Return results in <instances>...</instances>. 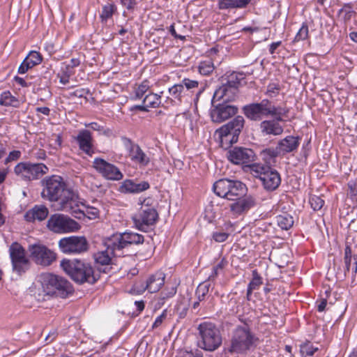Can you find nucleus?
<instances>
[{
	"label": "nucleus",
	"mask_w": 357,
	"mask_h": 357,
	"mask_svg": "<svg viewBox=\"0 0 357 357\" xmlns=\"http://www.w3.org/2000/svg\"><path fill=\"white\" fill-rule=\"evenodd\" d=\"M43 189L42 197L50 202H56L59 210L80 218L82 213L79 208V197L68 188L63 178L58 175L47 176L42 181Z\"/></svg>",
	"instance_id": "obj_1"
},
{
	"label": "nucleus",
	"mask_w": 357,
	"mask_h": 357,
	"mask_svg": "<svg viewBox=\"0 0 357 357\" xmlns=\"http://www.w3.org/2000/svg\"><path fill=\"white\" fill-rule=\"evenodd\" d=\"M242 111L249 120L261 121L270 116H277L278 120H282V117L287 116L289 109L285 106L276 105L273 101L264 98L260 102L244 105Z\"/></svg>",
	"instance_id": "obj_2"
},
{
	"label": "nucleus",
	"mask_w": 357,
	"mask_h": 357,
	"mask_svg": "<svg viewBox=\"0 0 357 357\" xmlns=\"http://www.w3.org/2000/svg\"><path fill=\"white\" fill-rule=\"evenodd\" d=\"M63 271L77 284H94L100 278L93 266L79 259H63L61 261Z\"/></svg>",
	"instance_id": "obj_3"
},
{
	"label": "nucleus",
	"mask_w": 357,
	"mask_h": 357,
	"mask_svg": "<svg viewBox=\"0 0 357 357\" xmlns=\"http://www.w3.org/2000/svg\"><path fill=\"white\" fill-rule=\"evenodd\" d=\"M144 241L142 235L132 231L117 233L112 235L105 242L108 249H111L114 257L132 255L130 247L132 245L142 244Z\"/></svg>",
	"instance_id": "obj_4"
},
{
	"label": "nucleus",
	"mask_w": 357,
	"mask_h": 357,
	"mask_svg": "<svg viewBox=\"0 0 357 357\" xmlns=\"http://www.w3.org/2000/svg\"><path fill=\"white\" fill-rule=\"evenodd\" d=\"M40 280L46 295L66 298L74 293L72 284L66 278L50 273H42Z\"/></svg>",
	"instance_id": "obj_5"
},
{
	"label": "nucleus",
	"mask_w": 357,
	"mask_h": 357,
	"mask_svg": "<svg viewBox=\"0 0 357 357\" xmlns=\"http://www.w3.org/2000/svg\"><path fill=\"white\" fill-rule=\"evenodd\" d=\"M245 172L257 179L264 189L268 192L275 190L281 183L280 173L268 165L259 162L247 165Z\"/></svg>",
	"instance_id": "obj_6"
},
{
	"label": "nucleus",
	"mask_w": 357,
	"mask_h": 357,
	"mask_svg": "<svg viewBox=\"0 0 357 357\" xmlns=\"http://www.w3.org/2000/svg\"><path fill=\"white\" fill-rule=\"evenodd\" d=\"M257 340L251 332L249 326H238L232 332L230 347L228 351L230 354H244L249 351Z\"/></svg>",
	"instance_id": "obj_7"
},
{
	"label": "nucleus",
	"mask_w": 357,
	"mask_h": 357,
	"mask_svg": "<svg viewBox=\"0 0 357 357\" xmlns=\"http://www.w3.org/2000/svg\"><path fill=\"white\" fill-rule=\"evenodd\" d=\"M213 190L216 195L228 200H236L242 197L248 191L246 185L241 181L227 178L215 181L213 185Z\"/></svg>",
	"instance_id": "obj_8"
},
{
	"label": "nucleus",
	"mask_w": 357,
	"mask_h": 357,
	"mask_svg": "<svg viewBox=\"0 0 357 357\" xmlns=\"http://www.w3.org/2000/svg\"><path fill=\"white\" fill-rule=\"evenodd\" d=\"M199 340V347L208 351L216 350L222 344V335L215 324L203 322L198 326Z\"/></svg>",
	"instance_id": "obj_9"
},
{
	"label": "nucleus",
	"mask_w": 357,
	"mask_h": 357,
	"mask_svg": "<svg viewBox=\"0 0 357 357\" xmlns=\"http://www.w3.org/2000/svg\"><path fill=\"white\" fill-rule=\"evenodd\" d=\"M14 172L22 180L30 181L47 174L48 168L43 163L21 162L15 167Z\"/></svg>",
	"instance_id": "obj_10"
},
{
	"label": "nucleus",
	"mask_w": 357,
	"mask_h": 357,
	"mask_svg": "<svg viewBox=\"0 0 357 357\" xmlns=\"http://www.w3.org/2000/svg\"><path fill=\"white\" fill-rule=\"evenodd\" d=\"M47 228L54 233L63 234L75 231L79 229V224L74 220L63 214H54L47 223Z\"/></svg>",
	"instance_id": "obj_11"
},
{
	"label": "nucleus",
	"mask_w": 357,
	"mask_h": 357,
	"mask_svg": "<svg viewBox=\"0 0 357 357\" xmlns=\"http://www.w3.org/2000/svg\"><path fill=\"white\" fill-rule=\"evenodd\" d=\"M59 248L63 253L79 255L88 250L89 244L84 236H71L60 239Z\"/></svg>",
	"instance_id": "obj_12"
},
{
	"label": "nucleus",
	"mask_w": 357,
	"mask_h": 357,
	"mask_svg": "<svg viewBox=\"0 0 357 357\" xmlns=\"http://www.w3.org/2000/svg\"><path fill=\"white\" fill-rule=\"evenodd\" d=\"M132 220L136 228L142 231L147 232L154 226L158 220V213L155 208L141 207Z\"/></svg>",
	"instance_id": "obj_13"
},
{
	"label": "nucleus",
	"mask_w": 357,
	"mask_h": 357,
	"mask_svg": "<svg viewBox=\"0 0 357 357\" xmlns=\"http://www.w3.org/2000/svg\"><path fill=\"white\" fill-rule=\"evenodd\" d=\"M13 270L18 275L24 273L30 267V262L25 255V250L18 243H13L9 248Z\"/></svg>",
	"instance_id": "obj_14"
},
{
	"label": "nucleus",
	"mask_w": 357,
	"mask_h": 357,
	"mask_svg": "<svg viewBox=\"0 0 357 357\" xmlns=\"http://www.w3.org/2000/svg\"><path fill=\"white\" fill-rule=\"evenodd\" d=\"M30 257L38 265L48 266L56 260V254L47 246L36 243L29 246Z\"/></svg>",
	"instance_id": "obj_15"
},
{
	"label": "nucleus",
	"mask_w": 357,
	"mask_h": 357,
	"mask_svg": "<svg viewBox=\"0 0 357 357\" xmlns=\"http://www.w3.org/2000/svg\"><path fill=\"white\" fill-rule=\"evenodd\" d=\"M255 153L251 149L241 146H235L227 152L228 160L235 164L242 165L245 172V168L248 165L255 164Z\"/></svg>",
	"instance_id": "obj_16"
},
{
	"label": "nucleus",
	"mask_w": 357,
	"mask_h": 357,
	"mask_svg": "<svg viewBox=\"0 0 357 357\" xmlns=\"http://www.w3.org/2000/svg\"><path fill=\"white\" fill-rule=\"evenodd\" d=\"M165 274L161 271L151 275L145 282L135 284L132 291L140 294L148 290L149 293L158 292L165 284Z\"/></svg>",
	"instance_id": "obj_17"
},
{
	"label": "nucleus",
	"mask_w": 357,
	"mask_h": 357,
	"mask_svg": "<svg viewBox=\"0 0 357 357\" xmlns=\"http://www.w3.org/2000/svg\"><path fill=\"white\" fill-rule=\"evenodd\" d=\"M93 167L107 180L120 181L123 177V174L116 166L100 158L94 159Z\"/></svg>",
	"instance_id": "obj_18"
},
{
	"label": "nucleus",
	"mask_w": 357,
	"mask_h": 357,
	"mask_svg": "<svg viewBox=\"0 0 357 357\" xmlns=\"http://www.w3.org/2000/svg\"><path fill=\"white\" fill-rule=\"evenodd\" d=\"M238 112V107L222 102L216 105H213L211 109L210 115L212 121L215 123H222Z\"/></svg>",
	"instance_id": "obj_19"
},
{
	"label": "nucleus",
	"mask_w": 357,
	"mask_h": 357,
	"mask_svg": "<svg viewBox=\"0 0 357 357\" xmlns=\"http://www.w3.org/2000/svg\"><path fill=\"white\" fill-rule=\"evenodd\" d=\"M244 123L245 120L242 116H236L232 121L221 127V136L226 138L231 136L230 142L236 143L238 141L239 134L244 126Z\"/></svg>",
	"instance_id": "obj_20"
},
{
	"label": "nucleus",
	"mask_w": 357,
	"mask_h": 357,
	"mask_svg": "<svg viewBox=\"0 0 357 357\" xmlns=\"http://www.w3.org/2000/svg\"><path fill=\"white\" fill-rule=\"evenodd\" d=\"M122 141L129 151L131 160L138 163L141 167H146L149 164L150 158L138 144H134L130 139L126 137H122Z\"/></svg>",
	"instance_id": "obj_21"
},
{
	"label": "nucleus",
	"mask_w": 357,
	"mask_h": 357,
	"mask_svg": "<svg viewBox=\"0 0 357 357\" xmlns=\"http://www.w3.org/2000/svg\"><path fill=\"white\" fill-rule=\"evenodd\" d=\"M229 207L231 211L235 215H241L256 205V199L252 195H244L242 197L234 200Z\"/></svg>",
	"instance_id": "obj_22"
},
{
	"label": "nucleus",
	"mask_w": 357,
	"mask_h": 357,
	"mask_svg": "<svg viewBox=\"0 0 357 357\" xmlns=\"http://www.w3.org/2000/svg\"><path fill=\"white\" fill-rule=\"evenodd\" d=\"M273 119L261 121L259 124V129L263 135H280L283 132V127L280 124V121H284V117L282 120H278L277 116H271Z\"/></svg>",
	"instance_id": "obj_23"
},
{
	"label": "nucleus",
	"mask_w": 357,
	"mask_h": 357,
	"mask_svg": "<svg viewBox=\"0 0 357 357\" xmlns=\"http://www.w3.org/2000/svg\"><path fill=\"white\" fill-rule=\"evenodd\" d=\"M150 188L148 181L135 182L132 179H126L120 185L119 191L123 194H138Z\"/></svg>",
	"instance_id": "obj_24"
},
{
	"label": "nucleus",
	"mask_w": 357,
	"mask_h": 357,
	"mask_svg": "<svg viewBox=\"0 0 357 357\" xmlns=\"http://www.w3.org/2000/svg\"><path fill=\"white\" fill-rule=\"evenodd\" d=\"M81 151L86 155L91 156L93 153V137L91 132L88 130H81L75 137Z\"/></svg>",
	"instance_id": "obj_25"
},
{
	"label": "nucleus",
	"mask_w": 357,
	"mask_h": 357,
	"mask_svg": "<svg viewBox=\"0 0 357 357\" xmlns=\"http://www.w3.org/2000/svg\"><path fill=\"white\" fill-rule=\"evenodd\" d=\"M113 255L111 249L107 248V250L98 252L93 255L95 262L97 265V273H109L112 269V260L109 255V252Z\"/></svg>",
	"instance_id": "obj_26"
},
{
	"label": "nucleus",
	"mask_w": 357,
	"mask_h": 357,
	"mask_svg": "<svg viewBox=\"0 0 357 357\" xmlns=\"http://www.w3.org/2000/svg\"><path fill=\"white\" fill-rule=\"evenodd\" d=\"M238 90L235 87L229 86L222 84L218 89L215 90L213 100H222L224 102L234 101L238 94Z\"/></svg>",
	"instance_id": "obj_27"
},
{
	"label": "nucleus",
	"mask_w": 357,
	"mask_h": 357,
	"mask_svg": "<svg viewBox=\"0 0 357 357\" xmlns=\"http://www.w3.org/2000/svg\"><path fill=\"white\" fill-rule=\"evenodd\" d=\"M301 142V137L289 135L279 141L278 148L282 155L296 151Z\"/></svg>",
	"instance_id": "obj_28"
},
{
	"label": "nucleus",
	"mask_w": 357,
	"mask_h": 357,
	"mask_svg": "<svg viewBox=\"0 0 357 357\" xmlns=\"http://www.w3.org/2000/svg\"><path fill=\"white\" fill-rule=\"evenodd\" d=\"M43 61L42 55L36 51H31L18 68V73L24 74L29 69L39 65Z\"/></svg>",
	"instance_id": "obj_29"
},
{
	"label": "nucleus",
	"mask_w": 357,
	"mask_h": 357,
	"mask_svg": "<svg viewBox=\"0 0 357 357\" xmlns=\"http://www.w3.org/2000/svg\"><path fill=\"white\" fill-rule=\"evenodd\" d=\"M48 213V209L45 206H35L26 212L24 218L28 222H33L36 220L42 221L47 217Z\"/></svg>",
	"instance_id": "obj_30"
},
{
	"label": "nucleus",
	"mask_w": 357,
	"mask_h": 357,
	"mask_svg": "<svg viewBox=\"0 0 357 357\" xmlns=\"http://www.w3.org/2000/svg\"><path fill=\"white\" fill-rule=\"evenodd\" d=\"M250 2V0H218V7L221 10L243 8Z\"/></svg>",
	"instance_id": "obj_31"
},
{
	"label": "nucleus",
	"mask_w": 357,
	"mask_h": 357,
	"mask_svg": "<svg viewBox=\"0 0 357 357\" xmlns=\"http://www.w3.org/2000/svg\"><path fill=\"white\" fill-rule=\"evenodd\" d=\"M278 146L275 148H268L261 151V156L265 162L264 165H268L271 167V163L275 162V158L280 155Z\"/></svg>",
	"instance_id": "obj_32"
},
{
	"label": "nucleus",
	"mask_w": 357,
	"mask_h": 357,
	"mask_svg": "<svg viewBox=\"0 0 357 357\" xmlns=\"http://www.w3.org/2000/svg\"><path fill=\"white\" fill-rule=\"evenodd\" d=\"M245 79V74L243 73L233 72L226 77V82L223 83L229 86L235 87L238 90L241 82Z\"/></svg>",
	"instance_id": "obj_33"
},
{
	"label": "nucleus",
	"mask_w": 357,
	"mask_h": 357,
	"mask_svg": "<svg viewBox=\"0 0 357 357\" xmlns=\"http://www.w3.org/2000/svg\"><path fill=\"white\" fill-rule=\"evenodd\" d=\"M79 208L81 211V213H82V216L80 218L75 217L77 219H82L85 216H88L89 218H96L98 215L99 211L94 207H91L89 206H86L84 202H83L81 199L79 198Z\"/></svg>",
	"instance_id": "obj_34"
},
{
	"label": "nucleus",
	"mask_w": 357,
	"mask_h": 357,
	"mask_svg": "<svg viewBox=\"0 0 357 357\" xmlns=\"http://www.w3.org/2000/svg\"><path fill=\"white\" fill-rule=\"evenodd\" d=\"M0 105L3 106L18 107L19 101L9 91L3 92L0 96Z\"/></svg>",
	"instance_id": "obj_35"
},
{
	"label": "nucleus",
	"mask_w": 357,
	"mask_h": 357,
	"mask_svg": "<svg viewBox=\"0 0 357 357\" xmlns=\"http://www.w3.org/2000/svg\"><path fill=\"white\" fill-rule=\"evenodd\" d=\"M276 220L278 225L284 230H288L294 225L293 217L287 213L278 215Z\"/></svg>",
	"instance_id": "obj_36"
},
{
	"label": "nucleus",
	"mask_w": 357,
	"mask_h": 357,
	"mask_svg": "<svg viewBox=\"0 0 357 357\" xmlns=\"http://www.w3.org/2000/svg\"><path fill=\"white\" fill-rule=\"evenodd\" d=\"M143 103L145 104L148 108L158 107L161 104V96L157 93H149L143 99Z\"/></svg>",
	"instance_id": "obj_37"
},
{
	"label": "nucleus",
	"mask_w": 357,
	"mask_h": 357,
	"mask_svg": "<svg viewBox=\"0 0 357 357\" xmlns=\"http://www.w3.org/2000/svg\"><path fill=\"white\" fill-rule=\"evenodd\" d=\"M210 282L211 281L207 280L206 281L199 284L197 287L195 295L197 300H199V301H203L206 299L211 287Z\"/></svg>",
	"instance_id": "obj_38"
},
{
	"label": "nucleus",
	"mask_w": 357,
	"mask_h": 357,
	"mask_svg": "<svg viewBox=\"0 0 357 357\" xmlns=\"http://www.w3.org/2000/svg\"><path fill=\"white\" fill-rule=\"evenodd\" d=\"M169 93L174 100H176L179 105L181 102V98L185 93V90L183 84H174L169 89Z\"/></svg>",
	"instance_id": "obj_39"
},
{
	"label": "nucleus",
	"mask_w": 357,
	"mask_h": 357,
	"mask_svg": "<svg viewBox=\"0 0 357 357\" xmlns=\"http://www.w3.org/2000/svg\"><path fill=\"white\" fill-rule=\"evenodd\" d=\"M354 13L353 4L349 3L343 5L342 8L338 10L337 15L342 17L344 22H348L351 20Z\"/></svg>",
	"instance_id": "obj_40"
},
{
	"label": "nucleus",
	"mask_w": 357,
	"mask_h": 357,
	"mask_svg": "<svg viewBox=\"0 0 357 357\" xmlns=\"http://www.w3.org/2000/svg\"><path fill=\"white\" fill-rule=\"evenodd\" d=\"M116 10V7L114 3H107L102 7L101 14L100 15L102 22H107L111 18Z\"/></svg>",
	"instance_id": "obj_41"
},
{
	"label": "nucleus",
	"mask_w": 357,
	"mask_h": 357,
	"mask_svg": "<svg viewBox=\"0 0 357 357\" xmlns=\"http://www.w3.org/2000/svg\"><path fill=\"white\" fill-rule=\"evenodd\" d=\"M214 70L213 63L211 59L200 62L199 65V72L204 75H208Z\"/></svg>",
	"instance_id": "obj_42"
},
{
	"label": "nucleus",
	"mask_w": 357,
	"mask_h": 357,
	"mask_svg": "<svg viewBox=\"0 0 357 357\" xmlns=\"http://www.w3.org/2000/svg\"><path fill=\"white\" fill-rule=\"evenodd\" d=\"M227 261L225 258H222L220 261L213 266L212 273L208 276V280L211 282L214 281L219 274V271H222L227 265Z\"/></svg>",
	"instance_id": "obj_43"
},
{
	"label": "nucleus",
	"mask_w": 357,
	"mask_h": 357,
	"mask_svg": "<svg viewBox=\"0 0 357 357\" xmlns=\"http://www.w3.org/2000/svg\"><path fill=\"white\" fill-rule=\"evenodd\" d=\"M300 351L302 356L312 357L318 351V348L314 347L310 342H307L301 345Z\"/></svg>",
	"instance_id": "obj_44"
},
{
	"label": "nucleus",
	"mask_w": 357,
	"mask_h": 357,
	"mask_svg": "<svg viewBox=\"0 0 357 357\" xmlns=\"http://www.w3.org/2000/svg\"><path fill=\"white\" fill-rule=\"evenodd\" d=\"M262 284V278L259 275L257 270L252 271V279L250 282L248 284V288L250 290H255L259 287V286Z\"/></svg>",
	"instance_id": "obj_45"
},
{
	"label": "nucleus",
	"mask_w": 357,
	"mask_h": 357,
	"mask_svg": "<svg viewBox=\"0 0 357 357\" xmlns=\"http://www.w3.org/2000/svg\"><path fill=\"white\" fill-rule=\"evenodd\" d=\"M281 88L278 83H270L267 86L265 94L269 98H274L280 93Z\"/></svg>",
	"instance_id": "obj_46"
},
{
	"label": "nucleus",
	"mask_w": 357,
	"mask_h": 357,
	"mask_svg": "<svg viewBox=\"0 0 357 357\" xmlns=\"http://www.w3.org/2000/svg\"><path fill=\"white\" fill-rule=\"evenodd\" d=\"M310 204L314 211H319L323 207L324 200L319 196L313 195L310 198Z\"/></svg>",
	"instance_id": "obj_47"
},
{
	"label": "nucleus",
	"mask_w": 357,
	"mask_h": 357,
	"mask_svg": "<svg viewBox=\"0 0 357 357\" xmlns=\"http://www.w3.org/2000/svg\"><path fill=\"white\" fill-rule=\"evenodd\" d=\"M352 257L351 248L349 245H346L344 249V261L345 264V274L349 271L351 267V261Z\"/></svg>",
	"instance_id": "obj_48"
},
{
	"label": "nucleus",
	"mask_w": 357,
	"mask_h": 357,
	"mask_svg": "<svg viewBox=\"0 0 357 357\" xmlns=\"http://www.w3.org/2000/svg\"><path fill=\"white\" fill-rule=\"evenodd\" d=\"M324 294L326 296L323 297V296H321V297L316 302L317 310L320 312H324L326 310L327 299L331 295V291L326 290Z\"/></svg>",
	"instance_id": "obj_49"
},
{
	"label": "nucleus",
	"mask_w": 357,
	"mask_h": 357,
	"mask_svg": "<svg viewBox=\"0 0 357 357\" xmlns=\"http://www.w3.org/2000/svg\"><path fill=\"white\" fill-rule=\"evenodd\" d=\"M308 36V26L303 24L295 36L294 40L299 41L305 40Z\"/></svg>",
	"instance_id": "obj_50"
},
{
	"label": "nucleus",
	"mask_w": 357,
	"mask_h": 357,
	"mask_svg": "<svg viewBox=\"0 0 357 357\" xmlns=\"http://www.w3.org/2000/svg\"><path fill=\"white\" fill-rule=\"evenodd\" d=\"M348 196L352 199H357V181H350L348 183Z\"/></svg>",
	"instance_id": "obj_51"
},
{
	"label": "nucleus",
	"mask_w": 357,
	"mask_h": 357,
	"mask_svg": "<svg viewBox=\"0 0 357 357\" xmlns=\"http://www.w3.org/2000/svg\"><path fill=\"white\" fill-rule=\"evenodd\" d=\"M86 127L91 128L93 130L99 131L103 135L108 136L111 133V130L109 128L105 129L103 126L99 125L96 122H92L85 125Z\"/></svg>",
	"instance_id": "obj_52"
},
{
	"label": "nucleus",
	"mask_w": 357,
	"mask_h": 357,
	"mask_svg": "<svg viewBox=\"0 0 357 357\" xmlns=\"http://www.w3.org/2000/svg\"><path fill=\"white\" fill-rule=\"evenodd\" d=\"M176 287L172 286L171 287H167L164 291L161 292V298L167 299L173 297L176 293Z\"/></svg>",
	"instance_id": "obj_53"
},
{
	"label": "nucleus",
	"mask_w": 357,
	"mask_h": 357,
	"mask_svg": "<svg viewBox=\"0 0 357 357\" xmlns=\"http://www.w3.org/2000/svg\"><path fill=\"white\" fill-rule=\"evenodd\" d=\"M181 84H183V87L186 89L185 91L188 90H191L195 88H197L199 86V82L196 80L190 79L188 78H185L182 80Z\"/></svg>",
	"instance_id": "obj_54"
},
{
	"label": "nucleus",
	"mask_w": 357,
	"mask_h": 357,
	"mask_svg": "<svg viewBox=\"0 0 357 357\" xmlns=\"http://www.w3.org/2000/svg\"><path fill=\"white\" fill-rule=\"evenodd\" d=\"M149 86L146 82H142L137 89L135 95L137 98H142L148 91Z\"/></svg>",
	"instance_id": "obj_55"
},
{
	"label": "nucleus",
	"mask_w": 357,
	"mask_h": 357,
	"mask_svg": "<svg viewBox=\"0 0 357 357\" xmlns=\"http://www.w3.org/2000/svg\"><path fill=\"white\" fill-rule=\"evenodd\" d=\"M229 237V234L226 232L216 231L213 234V238L218 243L225 242Z\"/></svg>",
	"instance_id": "obj_56"
},
{
	"label": "nucleus",
	"mask_w": 357,
	"mask_h": 357,
	"mask_svg": "<svg viewBox=\"0 0 357 357\" xmlns=\"http://www.w3.org/2000/svg\"><path fill=\"white\" fill-rule=\"evenodd\" d=\"M21 156V152L20 151H13L10 152L8 156L5 160V164H7L11 161L18 160Z\"/></svg>",
	"instance_id": "obj_57"
},
{
	"label": "nucleus",
	"mask_w": 357,
	"mask_h": 357,
	"mask_svg": "<svg viewBox=\"0 0 357 357\" xmlns=\"http://www.w3.org/2000/svg\"><path fill=\"white\" fill-rule=\"evenodd\" d=\"M178 102L176 100L173 99V98L167 97L166 99L162 102L161 100V104L160 107H162L165 109L168 108L171 105H178Z\"/></svg>",
	"instance_id": "obj_58"
},
{
	"label": "nucleus",
	"mask_w": 357,
	"mask_h": 357,
	"mask_svg": "<svg viewBox=\"0 0 357 357\" xmlns=\"http://www.w3.org/2000/svg\"><path fill=\"white\" fill-rule=\"evenodd\" d=\"M181 357H203V354L199 349H196L195 351H186L183 353V355Z\"/></svg>",
	"instance_id": "obj_59"
},
{
	"label": "nucleus",
	"mask_w": 357,
	"mask_h": 357,
	"mask_svg": "<svg viewBox=\"0 0 357 357\" xmlns=\"http://www.w3.org/2000/svg\"><path fill=\"white\" fill-rule=\"evenodd\" d=\"M153 199L150 197L144 198L143 200H141L139 199V204L142 205L141 207H145L146 208H155V206L153 205Z\"/></svg>",
	"instance_id": "obj_60"
},
{
	"label": "nucleus",
	"mask_w": 357,
	"mask_h": 357,
	"mask_svg": "<svg viewBox=\"0 0 357 357\" xmlns=\"http://www.w3.org/2000/svg\"><path fill=\"white\" fill-rule=\"evenodd\" d=\"M166 311L165 310L160 316L157 317L155 321L153 324L152 328H158L163 321L166 317Z\"/></svg>",
	"instance_id": "obj_61"
},
{
	"label": "nucleus",
	"mask_w": 357,
	"mask_h": 357,
	"mask_svg": "<svg viewBox=\"0 0 357 357\" xmlns=\"http://www.w3.org/2000/svg\"><path fill=\"white\" fill-rule=\"evenodd\" d=\"M121 1L123 6L128 10L132 9L136 4V0H121Z\"/></svg>",
	"instance_id": "obj_62"
},
{
	"label": "nucleus",
	"mask_w": 357,
	"mask_h": 357,
	"mask_svg": "<svg viewBox=\"0 0 357 357\" xmlns=\"http://www.w3.org/2000/svg\"><path fill=\"white\" fill-rule=\"evenodd\" d=\"M80 64V61L78 59L73 58L70 59L68 63L66 65L68 66V68H74L78 66Z\"/></svg>",
	"instance_id": "obj_63"
},
{
	"label": "nucleus",
	"mask_w": 357,
	"mask_h": 357,
	"mask_svg": "<svg viewBox=\"0 0 357 357\" xmlns=\"http://www.w3.org/2000/svg\"><path fill=\"white\" fill-rule=\"evenodd\" d=\"M36 112L38 113H42L46 116H49L50 113V109L47 107H36Z\"/></svg>",
	"instance_id": "obj_64"
}]
</instances>
